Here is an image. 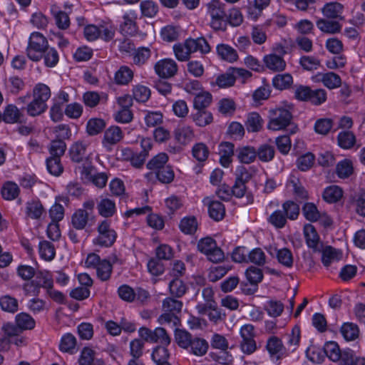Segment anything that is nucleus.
I'll return each mask as SVG.
<instances>
[{
	"instance_id": "1",
	"label": "nucleus",
	"mask_w": 365,
	"mask_h": 365,
	"mask_svg": "<svg viewBox=\"0 0 365 365\" xmlns=\"http://www.w3.org/2000/svg\"><path fill=\"white\" fill-rule=\"evenodd\" d=\"M173 49L176 58L179 61H187L193 53L198 51L201 53H209L210 47L205 38L200 37L197 38H189L183 43H175Z\"/></svg>"
},
{
	"instance_id": "2",
	"label": "nucleus",
	"mask_w": 365,
	"mask_h": 365,
	"mask_svg": "<svg viewBox=\"0 0 365 365\" xmlns=\"http://www.w3.org/2000/svg\"><path fill=\"white\" fill-rule=\"evenodd\" d=\"M292 106H278L269 110L267 128L269 130L279 131L285 129L292 120Z\"/></svg>"
},
{
	"instance_id": "3",
	"label": "nucleus",
	"mask_w": 365,
	"mask_h": 365,
	"mask_svg": "<svg viewBox=\"0 0 365 365\" xmlns=\"http://www.w3.org/2000/svg\"><path fill=\"white\" fill-rule=\"evenodd\" d=\"M163 313L158 317V322L163 325L165 324H171V327H176L180 324V319L178 316L182 308V302L180 300L168 297L163 302Z\"/></svg>"
},
{
	"instance_id": "4",
	"label": "nucleus",
	"mask_w": 365,
	"mask_h": 365,
	"mask_svg": "<svg viewBox=\"0 0 365 365\" xmlns=\"http://www.w3.org/2000/svg\"><path fill=\"white\" fill-rule=\"evenodd\" d=\"M206 6L211 28L215 31H225L227 20L225 5L220 0H211Z\"/></svg>"
},
{
	"instance_id": "5",
	"label": "nucleus",
	"mask_w": 365,
	"mask_h": 365,
	"mask_svg": "<svg viewBox=\"0 0 365 365\" xmlns=\"http://www.w3.org/2000/svg\"><path fill=\"white\" fill-rule=\"evenodd\" d=\"M47 38L40 32L31 34L26 49L28 58L34 62L42 59L43 51L48 47Z\"/></svg>"
},
{
	"instance_id": "6",
	"label": "nucleus",
	"mask_w": 365,
	"mask_h": 365,
	"mask_svg": "<svg viewBox=\"0 0 365 365\" xmlns=\"http://www.w3.org/2000/svg\"><path fill=\"white\" fill-rule=\"evenodd\" d=\"M98 236L93 240V243L100 247H109L116 240L117 233L111 228V222L108 220L100 221L97 227Z\"/></svg>"
},
{
	"instance_id": "7",
	"label": "nucleus",
	"mask_w": 365,
	"mask_h": 365,
	"mask_svg": "<svg viewBox=\"0 0 365 365\" xmlns=\"http://www.w3.org/2000/svg\"><path fill=\"white\" fill-rule=\"evenodd\" d=\"M250 76V73L244 68H232L226 73L218 75L212 85L225 88L232 86L238 77L247 78Z\"/></svg>"
},
{
	"instance_id": "8",
	"label": "nucleus",
	"mask_w": 365,
	"mask_h": 365,
	"mask_svg": "<svg viewBox=\"0 0 365 365\" xmlns=\"http://www.w3.org/2000/svg\"><path fill=\"white\" fill-rule=\"evenodd\" d=\"M138 332L140 336L146 341L160 343L163 346H168L171 341L165 329L163 327H157L154 330L147 327H141Z\"/></svg>"
},
{
	"instance_id": "9",
	"label": "nucleus",
	"mask_w": 365,
	"mask_h": 365,
	"mask_svg": "<svg viewBox=\"0 0 365 365\" xmlns=\"http://www.w3.org/2000/svg\"><path fill=\"white\" fill-rule=\"evenodd\" d=\"M304 235L307 246L313 251H335L331 246L324 247L323 245L315 227L312 225L306 224L304 226Z\"/></svg>"
},
{
	"instance_id": "10",
	"label": "nucleus",
	"mask_w": 365,
	"mask_h": 365,
	"mask_svg": "<svg viewBox=\"0 0 365 365\" xmlns=\"http://www.w3.org/2000/svg\"><path fill=\"white\" fill-rule=\"evenodd\" d=\"M53 285V281L51 275L48 272H38L34 275V279L31 282L24 284L23 289L28 294L31 292V288H34L33 292H35L36 289L43 287L46 289L52 288Z\"/></svg>"
},
{
	"instance_id": "11",
	"label": "nucleus",
	"mask_w": 365,
	"mask_h": 365,
	"mask_svg": "<svg viewBox=\"0 0 365 365\" xmlns=\"http://www.w3.org/2000/svg\"><path fill=\"white\" fill-rule=\"evenodd\" d=\"M154 69L156 74L160 78H168L176 74L178 65L172 58H163L155 63Z\"/></svg>"
},
{
	"instance_id": "12",
	"label": "nucleus",
	"mask_w": 365,
	"mask_h": 365,
	"mask_svg": "<svg viewBox=\"0 0 365 365\" xmlns=\"http://www.w3.org/2000/svg\"><path fill=\"white\" fill-rule=\"evenodd\" d=\"M173 257V252H156V256L151 258L148 262V272L154 276L161 275L165 271V266L162 260H169Z\"/></svg>"
},
{
	"instance_id": "13",
	"label": "nucleus",
	"mask_w": 365,
	"mask_h": 365,
	"mask_svg": "<svg viewBox=\"0 0 365 365\" xmlns=\"http://www.w3.org/2000/svg\"><path fill=\"white\" fill-rule=\"evenodd\" d=\"M89 143L86 140H78L73 143L69 149V154L72 161L81 163L88 160L89 155L87 153V148Z\"/></svg>"
},
{
	"instance_id": "14",
	"label": "nucleus",
	"mask_w": 365,
	"mask_h": 365,
	"mask_svg": "<svg viewBox=\"0 0 365 365\" xmlns=\"http://www.w3.org/2000/svg\"><path fill=\"white\" fill-rule=\"evenodd\" d=\"M204 205L207 206L209 216L215 221L222 220L225 215L224 205L218 201L207 197L202 200Z\"/></svg>"
},
{
	"instance_id": "15",
	"label": "nucleus",
	"mask_w": 365,
	"mask_h": 365,
	"mask_svg": "<svg viewBox=\"0 0 365 365\" xmlns=\"http://www.w3.org/2000/svg\"><path fill=\"white\" fill-rule=\"evenodd\" d=\"M123 138V133L120 127L110 126L105 130L102 143L104 147L110 148L111 146L120 142Z\"/></svg>"
},
{
	"instance_id": "16",
	"label": "nucleus",
	"mask_w": 365,
	"mask_h": 365,
	"mask_svg": "<svg viewBox=\"0 0 365 365\" xmlns=\"http://www.w3.org/2000/svg\"><path fill=\"white\" fill-rule=\"evenodd\" d=\"M263 62L267 68L273 72H280L286 68V61L282 56L276 53H269L265 55L263 58Z\"/></svg>"
},
{
	"instance_id": "17",
	"label": "nucleus",
	"mask_w": 365,
	"mask_h": 365,
	"mask_svg": "<svg viewBox=\"0 0 365 365\" xmlns=\"http://www.w3.org/2000/svg\"><path fill=\"white\" fill-rule=\"evenodd\" d=\"M314 78L316 81L322 82L329 89L339 88L341 84L340 76L334 72L318 73Z\"/></svg>"
},
{
	"instance_id": "18",
	"label": "nucleus",
	"mask_w": 365,
	"mask_h": 365,
	"mask_svg": "<svg viewBox=\"0 0 365 365\" xmlns=\"http://www.w3.org/2000/svg\"><path fill=\"white\" fill-rule=\"evenodd\" d=\"M232 188V194L237 198H242L245 196L246 201L245 204H252L254 201V196L252 193L247 192V187L245 185V181L242 179V177H238L236 178L235 184L231 187Z\"/></svg>"
},
{
	"instance_id": "19",
	"label": "nucleus",
	"mask_w": 365,
	"mask_h": 365,
	"mask_svg": "<svg viewBox=\"0 0 365 365\" xmlns=\"http://www.w3.org/2000/svg\"><path fill=\"white\" fill-rule=\"evenodd\" d=\"M234 145L230 142H222L219 145L220 163L224 168H229L232 162Z\"/></svg>"
},
{
	"instance_id": "20",
	"label": "nucleus",
	"mask_w": 365,
	"mask_h": 365,
	"mask_svg": "<svg viewBox=\"0 0 365 365\" xmlns=\"http://www.w3.org/2000/svg\"><path fill=\"white\" fill-rule=\"evenodd\" d=\"M235 155L240 163L250 164L255 160L257 151L254 147L245 145L238 147L235 150Z\"/></svg>"
},
{
	"instance_id": "21",
	"label": "nucleus",
	"mask_w": 365,
	"mask_h": 365,
	"mask_svg": "<svg viewBox=\"0 0 365 365\" xmlns=\"http://www.w3.org/2000/svg\"><path fill=\"white\" fill-rule=\"evenodd\" d=\"M93 170L94 167L89 160L83 161L81 163H80L74 169L76 174L78 175L80 179L85 183L91 182V179H92V175H93Z\"/></svg>"
},
{
	"instance_id": "22",
	"label": "nucleus",
	"mask_w": 365,
	"mask_h": 365,
	"mask_svg": "<svg viewBox=\"0 0 365 365\" xmlns=\"http://www.w3.org/2000/svg\"><path fill=\"white\" fill-rule=\"evenodd\" d=\"M25 213L29 218L38 220L46 212L39 200H31L26 203Z\"/></svg>"
},
{
	"instance_id": "23",
	"label": "nucleus",
	"mask_w": 365,
	"mask_h": 365,
	"mask_svg": "<svg viewBox=\"0 0 365 365\" xmlns=\"http://www.w3.org/2000/svg\"><path fill=\"white\" fill-rule=\"evenodd\" d=\"M97 210L101 216L110 217L116 212L115 202L111 199L102 197L97 204Z\"/></svg>"
},
{
	"instance_id": "24",
	"label": "nucleus",
	"mask_w": 365,
	"mask_h": 365,
	"mask_svg": "<svg viewBox=\"0 0 365 365\" xmlns=\"http://www.w3.org/2000/svg\"><path fill=\"white\" fill-rule=\"evenodd\" d=\"M135 19V14L133 11L126 13L123 16L120 30L124 35H133L136 32Z\"/></svg>"
},
{
	"instance_id": "25",
	"label": "nucleus",
	"mask_w": 365,
	"mask_h": 365,
	"mask_svg": "<svg viewBox=\"0 0 365 365\" xmlns=\"http://www.w3.org/2000/svg\"><path fill=\"white\" fill-rule=\"evenodd\" d=\"M266 349L270 356L280 359L284 354V346L282 341L277 336L270 337L267 342Z\"/></svg>"
},
{
	"instance_id": "26",
	"label": "nucleus",
	"mask_w": 365,
	"mask_h": 365,
	"mask_svg": "<svg viewBox=\"0 0 365 365\" xmlns=\"http://www.w3.org/2000/svg\"><path fill=\"white\" fill-rule=\"evenodd\" d=\"M216 50L218 56L225 61L234 63L238 59L237 51L228 44H219L217 46Z\"/></svg>"
},
{
	"instance_id": "27",
	"label": "nucleus",
	"mask_w": 365,
	"mask_h": 365,
	"mask_svg": "<svg viewBox=\"0 0 365 365\" xmlns=\"http://www.w3.org/2000/svg\"><path fill=\"white\" fill-rule=\"evenodd\" d=\"M89 213L83 209L76 210L71 216V224L78 230H83L88 222Z\"/></svg>"
},
{
	"instance_id": "28",
	"label": "nucleus",
	"mask_w": 365,
	"mask_h": 365,
	"mask_svg": "<svg viewBox=\"0 0 365 365\" xmlns=\"http://www.w3.org/2000/svg\"><path fill=\"white\" fill-rule=\"evenodd\" d=\"M323 15L328 19L341 18L344 11V6L338 2L327 3L322 9Z\"/></svg>"
},
{
	"instance_id": "29",
	"label": "nucleus",
	"mask_w": 365,
	"mask_h": 365,
	"mask_svg": "<svg viewBox=\"0 0 365 365\" xmlns=\"http://www.w3.org/2000/svg\"><path fill=\"white\" fill-rule=\"evenodd\" d=\"M198 223L195 217H184L180 222L179 228L185 235H193L197 230Z\"/></svg>"
},
{
	"instance_id": "30",
	"label": "nucleus",
	"mask_w": 365,
	"mask_h": 365,
	"mask_svg": "<svg viewBox=\"0 0 365 365\" xmlns=\"http://www.w3.org/2000/svg\"><path fill=\"white\" fill-rule=\"evenodd\" d=\"M316 25L321 31L331 34L339 32L341 28L339 22L324 19L317 20Z\"/></svg>"
},
{
	"instance_id": "31",
	"label": "nucleus",
	"mask_w": 365,
	"mask_h": 365,
	"mask_svg": "<svg viewBox=\"0 0 365 365\" xmlns=\"http://www.w3.org/2000/svg\"><path fill=\"white\" fill-rule=\"evenodd\" d=\"M192 119L199 127H205L212 122L213 117L210 112L203 109L197 110L192 114Z\"/></svg>"
},
{
	"instance_id": "32",
	"label": "nucleus",
	"mask_w": 365,
	"mask_h": 365,
	"mask_svg": "<svg viewBox=\"0 0 365 365\" xmlns=\"http://www.w3.org/2000/svg\"><path fill=\"white\" fill-rule=\"evenodd\" d=\"M292 83L293 78L289 73L278 74L272 78V85L278 90L287 89Z\"/></svg>"
},
{
	"instance_id": "33",
	"label": "nucleus",
	"mask_w": 365,
	"mask_h": 365,
	"mask_svg": "<svg viewBox=\"0 0 365 365\" xmlns=\"http://www.w3.org/2000/svg\"><path fill=\"white\" fill-rule=\"evenodd\" d=\"M192 155L199 163H204L209 157L210 150L205 143H197L192 148Z\"/></svg>"
},
{
	"instance_id": "34",
	"label": "nucleus",
	"mask_w": 365,
	"mask_h": 365,
	"mask_svg": "<svg viewBox=\"0 0 365 365\" xmlns=\"http://www.w3.org/2000/svg\"><path fill=\"white\" fill-rule=\"evenodd\" d=\"M263 125V120L257 113L253 112L248 115L245 125L248 132H258Z\"/></svg>"
},
{
	"instance_id": "35",
	"label": "nucleus",
	"mask_w": 365,
	"mask_h": 365,
	"mask_svg": "<svg viewBox=\"0 0 365 365\" xmlns=\"http://www.w3.org/2000/svg\"><path fill=\"white\" fill-rule=\"evenodd\" d=\"M343 195L342 190L337 185L327 187L323 192L324 200L329 203L339 201Z\"/></svg>"
},
{
	"instance_id": "36",
	"label": "nucleus",
	"mask_w": 365,
	"mask_h": 365,
	"mask_svg": "<svg viewBox=\"0 0 365 365\" xmlns=\"http://www.w3.org/2000/svg\"><path fill=\"white\" fill-rule=\"evenodd\" d=\"M133 78V71L128 66H121L115 73V81L119 85H126Z\"/></svg>"
},
{
	"instance_id": "37",
	"label": "nucleus",
	"mask_w": 365,
	"mask_h": 365,
	"mask_svg": "<svg viewBox=\"0 0 365 365\" xmlns=\"http://www.w3.org/2000/svg\"><path fill=\"white\" fill-rule=\"evenodd\" d=\"M194 131L190 125H182L175 131V136L178 142L182 144L190 143L194 138Z\"/></svg>"
},
{
	"instance_id": "38",
	"label": "nucleus",
	"mask_w": 365,
	"mask_h": 365,
	"mask_svg": "<svg viewBox=\"0 0 365 365\" xmlns=\"http://www.w3.org/2000/svg\"><path fill=\"white\" fill-rule=\"evenodd\" d=\"M19 192L18 185L11 181L5 182L1 188L2 197L6 200H14L18 197Z\"/></svg>"
},
{
	"instance_id": "39",
	"label": "nucleus",
	"mask_w": 365,
	"mask_h": 365,
	"mask_svg": "<svg viewBox=\"0 0 365 365\" xmlns=\"http://www.w3.org/2000/svg\"><path fill=\"white\" fill-rule=\"evenodd\" d=\"M51 96V92L50 88L43 83H38L33 88V98L40 100L46 103L50 98Z\"/></svg>"
},
{
	"instance_id": "40",
	"label": "nucleus",
	"mask_w": 365,
	"mask_h": 365,
	"mask_svg": "<svg viewBox=\"0 0 365 365\" xmlns=\"http://www.w3.org/2000/svg\"><path fill=\"white\" fill-rule=\"evenodd\" d=\"M175 338L178 345L185 349H188L194 337L187 331L175 329Z\"/></svg>"
},
{
	"instance_id": "41",
	"label": "nucleus",
	"mask_w": 365,
	"mask_h": 365,
	"mask_svg": "<svg viewBox=\"0 0 365 365\" xmlns=\"http://www.w3.org/2000/svg\"><path fill=\"white\" fill-rule=\"evenodd\" d=\"M190 352L196 356H203L206 354L208 349L207 342L201 338L194 337L189 346Z\"/></svg>"
},
{
	"instance_id": "42",
	"label": "nucleus",
	"mask_w": 365,
	"mask_h": 365,
	"mask_svg": "<svg viewBox=\"0 0 365 365\" xmlns=\"http://www.w3.org/2000/svg\"><path fill=\"white\" fill-rule=\"evenodd\" d=\"M354 171L352 162L349 159H344L339 161L336 167V172L339 178H347Z\"/></svg>"
},
{
	"instance_id": "43",
	"label": "nucleus",
	"mask_w": 365,
	"mask_h": 365,
	"mask_svg": "<svg viewBox=\"0 0 365 365\" xmlns=\"http://www.w3.org/2000/svg\"><path fill=\"white\" fill-rule=\"evenodd\" d=\"M165 206L168 214L171 215L182 207L183 201L180 197L170 195L165 200Z\"/></svg>"
},
{
	"instance_id": "44",
	"label": "nucleus",
	"mask_w": 365,
	"mask_h": 365,
	"mask_svg": "<svg viewBox=\"0 0 365 365\" xmlns=\"http://www.w3.org/2000/svg\"><path fill=\"white\" fill-rule=\"evenodd\" d=\"M21 117L19 109L14 105L7 106L3 114V120L7 123H14L18 122Z\"/></svg>"
},
{
	"instance_id": "45",
	"label": "nucleus",
	"mask_w": 365,
	"mask_h": 365,
	"mask_svg": "<svg viewBox=\"0 0 365 365\" xmlns=\"http://www.w3.org/2000/svg\"><path fill=\"white\" fill-rule=\"evenodd\" d=\"M341 333L346 341H354L358 338L359 329L356 324L346 322L342 325Z\"/></svg>"
},
{
	"instance_id": "46",
	"label": "nucleus",
	"mask_w": 365,
	"mask_h": 365,
	"mask_svg": "<svg viewBox=\"0 0 365 365\" xmlns=\"http://www.w3.org/2000/svg\"><path fill=\"white\" fill-rule=\"evenodd\" d=\"M47 109V104L40 100L33 98V100L28 104L26 111L30 116L38 115Z\"/></svg>"
},
{
	"instance_id": "47",
	"label": "nucleus",
	"mask_w": 365,
	"mask_h": 365,
	"mask_svg": "<svg viewBox=\"0 0 365 365\" xmlns=\"http://www.w3.org/2000/svg\"><path fill=\"white\" fill-rule=\"evenodd\" d=\"M257 151V157L264 163H267L273 160L275 154L274 148L272 145L268 144L261 145Z\"/></svg>"
},
{
	"instance_id": "48",
	"label": "nucleus",
	"mask_w": 365,
	"mask_h": 365,
	"mask_svg": "<svg viewBox=\"0 0 365 365\" xmlns=\"http://www.w3.org/2000/svg\"><path fill=\"white\" fill-rule=\"evenodd\" d=\"M245 276L250 284L257 286L263 279V273L261 269L250 266L245 271Z\"/></svg>"
},
{
	"instance_id": "49",
	"label": "nucleus",
	"mask_w": 365,
	"mask_h": 365,
	"mask_svg": "<svg viewBox=\"0 0 365 365\" xmlns=\"http://www.w3.org/2000/svg\"><path fill=\"white\" fill-rule=\"evenodd\" d=\"M16 324L21 331L32 329L35 327L34 319L28 314L22 312L16 316Z\"/></svg>"
},
{
	"instance_id": "50",
	"label": "nucleus",
	"mask_w": 365,
	"mask_h": 365,
	"mask_svg": "<svg viewBox=\"0 0 365 365\" xmlns=\"http://www.w3.org/2000/svg\"><path fill=\"white\" fill-rule=\"evenodd\" d=\"M168 160V156L165 153H160L152 158L146 165L149 170H159L165 167V165Z\"/></svg>"
},
{
	"instance_id": "51",
	"label": "nucleus",
	"mask_w": 365,
	"mask_h": 365,
	"mask_svg": "<svg viewBox=\"0 0 365 365\" xmlns=\"http://www.w3.org/2000/svg\"><path fill=\"white\" fill-rule=\"evenodd\" d=\"M46 67L53 68L56 66L59 60V56L56 48L48 46L44 51L43 58Z\"/></svg>"
},
{
	"instance_id": "52",
	"label": "nucleus",
	"mask_w": 365,
	"mask_h": 365,
	"mask_svg": "<svg viewBox=\"0 0 365 365\" xmlns=\"http://www.w3.org/2000/svg\"><path fill=\"white\" fill-rule=\"evenodd\" d=\"M267 221L274 227L280 229L285 226L287 217L282 210H277L269 216Z\"/></svg>"
},
{
	"instance_id": "53",
	"label": "nucleus",
	"mask_w": 365,
	"mask_h": 365,
	"mask_svg": "<svg viewBox=\"0 0 365 365\" xmlns=\"http://www.w3.org/2000/svg\"><path fill=\"white\" fill-rule=\"evenodd\" d=\"M66 144L62 140H55L51 142L48 148L50 157L61 158L65 153Z\"/></svg>"
},
{
	"instance_id": "54",
	"label": "nucleus",
	"mask_w": 365,
	"mask_h": 365,
	"mask_svg": "<svg viewBox=\"0 0 365 365\" xmlns=\"http://www.w3.org/2000/svg\"><path fill=\"white\" fill-rule=\"evenodd\" d=\"M0 307L5 312L14 313L18 310L19 304L14 297L5 295L0 298Z\"/></svg>"
},
{
	"instance_id": "55",
	"label": "nucleus",
	"mask_w": 365,
	"mask_h": 365,
	"mask_svg": "<svg viewBox=\"0 0 365 365\" xmlns=\"http://www.w3.org/2000/svg\"><path fill=\"white\" fill-rule=\"evenodd\" d=\"M133 96L136 101L145 103L150 98V90L145 86L136 85L133 88Z\"/></svg>"
},
{
	"instance_id": "56",
	"label": "nucleus",
	"mask_w": 365,
	"mask_h": 365,
	"mask_svg": "<svg viewBox=\"0 0 365 365\" xmlns=\"http://www.w3.org/2000/svg\"><path fill=\"white\" fill-rule=\"evenodd\" d=\"M48 173L54 176H59L63 171L61 158L49 157L46 160Z\"/></svg>"
},
{
	"instance_id": "57",
	"label": "nucleus",
	"mask_w": 365,
	"mask_h": 365,
	"mask_svg": "<svg viewBox=\"0 0 365 365\" xmlns=\"http://www.w3.org/2000/svg\"><path fill=\"white\" fill-rule=\"evenodd\" d=\"M106 126V123L101 118H91L86 124V131L90 135L100 133Z\"/></svg>"
},
{
	"instance_id": "58",
	"label": "nucleus",
	"mask_w": 365,
	"mask_h": 365,
	"mask_svg": "<svg viewBox=\"0 0 365 365\" xmlns=\"http://www.w3.org/2000/svg\"><path fill=\"white\" fill-rule=\"evenodd\" d=\"M339 145L344 149H349L355 143V136L349 131L340 132L337 137Z\"/></svg>"
},
{
	"instance_id": "59",
	"label": "nucleus",
	"mask_w": 365,
	"mask_h": 365,
	"mask_svg": "<svg viewBox=\"0 0 365 365\" xmlns=\"http://www.w3.org/2000/svg\"><path fill=\"white\" fill-rule=\"evenodd\" d=\"M141 14L146 17H154L158 11V6L157 4L151 0H144L140 4Z\"/></svg>"
},
{
	"instance_id": "60",
	"label": "nucleus",
	"mask_w": 365,
	"mask_h": 365,
	"mask_svg": "<svg viewBox=\"0 0 365 365\" xmlns=\"http://www.w3.org/2000/svg\"><path fill=\"white\" fill-rule=\"evenodd\" d=\"M151 55L150 50L147 47H140L133 53V63L135 65L141 66L147 62Z\"/></svg>"
},
{
	"instance_id": "61",
	"label": "nucleus",
	"mask_w": 365,
	"mask_h": 365,
	"mask_svg": "<svg viewBox=\"0 0 365 365\" xmlns=\"http://www.w3.org/2000/svg\"><path fill=\"white\" fill-rule=\"evenodd\" d=\"M282 211L287 219L296 220L299 214L298 205L293 201H286L282 205Z\"/></svg>"
},
{
	"instance_id": "62",
	"label": "nucleus",
	"mask_w": 365,
	"mask_h": 365,
	"mask_svg": "<svg viewBox=\"0 0 365 365\" xmlns=\"http://www.w3.org/2000/svg\"><path fill=\"white\" fill-rule=\"evenodd\" d=\"M212 101V96L207 92L198 93L193 101L194 108L196 110L203 109L207 107Z\"/></svg>"
},
{
	"instance_id": "63",
	"label": "nucleus",
	"mask_w": 365,
	"mask_h": 365,
	"mask_svg": "<svg viewBox=\"0 0 365 365\" xmlns=\"http://www.w3.org/2000/svg\"><path fill=\"white\" fill-rule=\"evenodd\" d=\"M165 346L163 345L158 346L153 349L151 356L156 365L168 362L170 354Z\"/></svg>"
},
{
	"instance_id": "64",
	"label": "nucleus",
	"mask_w": 365,
	"mask_h": 365,
	"mask_svg": "<svg viewBox=\"0 0 365 365\" xmlns=\"http://www.w3.org/2000/svg\"><path fill=\"white\" fill-rule=\"evenodd\" d=\"M156 177L162 183L168 184L174 180L175 173L171 166L166 165L157 171Z\"/></svg>"
}]
</instances>
